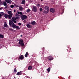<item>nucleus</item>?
Wrapping results in <instances>:
<instances>
[{
  "mask_svg": "<svg viewBox=\"0 0 79 79\" xmlns=\"http://www.w3.org/2000/svg\"><path fill=\"white\" fill-rule=\"evenodd\" d=\"M7 26H8V25H7L6 23V22H5V24L4 25V27H7Z\"/></svg>",
  "mask_w": 79,
  "mask_h": 79,
  "instance_id": "24",
  "label": "nucleus"
},
{
  "mask_svg": "<svg viewBox=\"0 0 79 79\" xmlns=\"http://www.w3.org/2000/svg\"><path fill=\"white\" fill-rule=\"evenodd\" d=\"M20 29V28H19V26H16V29Z\"/></svg>",
  "mask_w": 79,
  "mask_h": 79,
  "instance_id": "31",
  "label": "nucleus"
},
{
  "mask_svg": "<svg viewBox=\"0 0 79 79\" xmlns=\"http://www.w3.org/2000/svg\"><path fill=\"white\" fill-rule=\"evenodd\" d=\"M18 25H19V26H21V23H18Z\"/></svg>",
  "mask_w": 79,
  "mask_h": 79,
  "instance_id": "37",
  "label": "nucleus"
},
{
  "mask_svg": "<svg viewBox=\"0 0 79 79\" xmlns=\"http://www.w3.org/2000/svg\"><path fill=\"white\" fill-rule=\"evenodd\" d=\"M24 10V8L22 7V6H20L19 7V10L20 11H22Z\"/></svg>",
  "mask_w": 79,
  "mask_h": 79,
  "instance_id": "15",
  "label": "nucleus"
},
{
  "mask_svg": "<svg viewBox=\"0 0 79 79\" xmlns=\"http://www.w3.org/2000/svg\"><path fill=\"white\" fill-rule=\"evenodd\" d=\"M3 5L4 6H5L6 7L4 8L5 9H6V8H8V5H7V4H6V2H3Z\"/></svg>",
  "mask_w": 79,
  "mask_h": 79,
  "instance_id": "6",
  "label": "nucleus"
},
{
  "mask_svg": "<svg viewBox=\"0 0 79 79\" xmlns=\"http://www.w3.org/2000/svg\"><path fill=\"white\" fill-rule=\"evenodd\" d=\"M32 69V66H30L28 67V70H31Z\"/></svg>",
  "mask_w": 79,
  "mask_h": 79,
  "instance_id": "20",
  "label": "nucleus"
},
{
  "mask_svg": "<svg viewBox=\"0 0 79 79\" xmlns=\"http://www.w3.org/2000/svg\"><path fill=\"white\" fill-rule=\"evenodd\" d=\"M30 11H31V10H30V9H28L26 11L27 13H29V12H30Z\"/></svg>",
  "mask_w": 79,
  "mask_h": 79,
  "instance_id": "29",
  "label": "nucleus"
},
{
  "mask_svg": "<svg viewBox=\"0 0 79 79\" xmlns=\"http://www.w3.org/2000/svg\"><path fill=\"white\" fill-rule=\"evenodd\" d=\"M14 72H15V73H16V72H17V70H16V68H15V69L14 70Z\"/></svg>",
  "mask_w": 79,
  "mask_h": 79,
  "instance_id": "30",
  "label": "nucleus"
},
{
  "mask_svg": "<svg viewBox=\"0 0 79 79\" xmlns=\"http://www.w3.org/2000/svg\"><path fill=\"white\" fill-rule=\"evenodd\" d=\"M19 18L18 17H12V21L14 22V23H16L17 22L16 21H15V20H16V19H18Z\"/></svg>",
  "mask_w": 79,
  "mask_h": 79,
  "instance_id": "1",
  "label": "nucleus"
},
{
  "mask_svg": "<svg viewBox=\"0 0 79 79\" xmlns=\"http://www.w3.org/2000/svg\"><path fill=\"white\" fill-rule=\"evenodd\" d=\"M1 15H2V16H4V14L3 12H1Z\"/></svg>",
  "mask_w": 79,
  "mask_h": 79,
  "instance_id": "33",
  "label": "nucleus"
},
{
  "mask_svg": "<svg viewBox=\"0 0 79 79\" xmlns=\"http://www.w3.org/2000/svg\"><path fill=\"white\" fill-rule=\"evenodd\" d=\"M31 24H32V25H34V24H35V21L31 22Z\"/></svg>",
  "mask_w": 79,
  "mask_h": 79,
  "instance_id": "21",
  "label": "nucleus"
},
{
  "mask_svg": "<svg viewBox=\"0 0 79 79\" xmlns=\"http://www.w3.org/2000/svg\"><path fill=\"white\" fill-rule=\"evenodd\" d=\"M20 45L22 46V47H23V46H24V44L23 43H21V44H20Z\"/></svg>",
  "mask_w": 79,
  "mask_h": 79,
  "instance_id": "28",
  "label": "nucleus"
},
{
  "mask_svg": "<svg viewBox=\"0 0 79 79\" xmlns=\"http://www.w3.org/2000/svg\"><path fill=\"white\" fill-rule=\"evenodd\" d=\"M37 6L38 7L40 6V4H38Z\"/></svg>",
  "mask_w": 79,
  "mask_h": 79,
  "instance_id": "36",
  "label": "nucleus"
},
{
  "mask_svg": "<svg viewBox=\"0 0 79 79\" xmlns=\"http://www.w3.org/2000/svg\"><path fill=\"white\" fill-rule=\"evenodd\" d=\"M2 79H5V78L4 77H2Z\"/></svg>",
  "mask_w": 79,
  "mask_h": 79,
  "instance_id": "40",
  "label": "nucleus"
},
{
  "mask_svg": "<svg viewBox=\"0 0 79 79\" xmlns=\"http://www.w3.org/2000/svg\"><path fill=\"white\" fill-rule=\"evenodd\" d=\"M13 21H11V20H9V25L10 26H11L12 24H14V23H13Z\"/></svg>",
  "mask_w": 79,
  "mask_h": 79,
  "instance_id": "10",
  "label": "nucleus"
},
{
  "mask_svg": "<svg viewBox=\"0 0 79 79\" xmlns=\"http://www.w3.org/2000/svg\"><path fill=\"white\" fill-rule=\"evenodd\" d=\"M8 14L9 15H12L11 11L9 10L8 11Z\"/></svg>",
  "mask_w": 79,
  "mask_h": 79,
  "instance_id": "18",
  "label": "nucleus"
},
{
  "mask_svg": "<svg viewBox=\"0 0 79 79\" xmlns=\"http://www.w3.org/2000/svg\"><path fill=\"white\" fill-rule=\"evenodd\" d=\"M15 77V78L16 77Z\"/></svg>",
  "mask_w": 79,
  "mask_h": 79,
  "instance_id": "45",
  "label": "nucleus"
},
{
  "mask_svg": "<svg viewBox=\"0 0 79 79\" xmlns=\"http://www.w3.org/2000/svg\"><path fill=\"white\" fill-rule=\"evenodd\" d=\"M41 1H43V0H41Z\"/></svg>",
  "mask_w": 79,
  "mask_h": 79,
  "instance_id": "44",
  "label": "nucleus"
},
{
  "mask_svg": "<svg viewBox=\"0 0 79 79\" xmlns=\"http://www.w3.org/2000/svg\"><path fill=\"white\" fill-rule=\"evenodd\" d=\"M48 11H46V10H44L43 13L44 14H47L48 13Z\"/></svg>",
  "mask_w": 79,
  "mask_h": 79,
  "instance_id": "23",
  "label": "nucleus"
},
{
  "mask_svg": "<svg viewBox=\"0 0 79 79\" xmlns=\"http://www.w3.org/2000/svg\"><path fill=\"white\" fill-rule=\"evenodd\" d=\"M8 15L6 14H5L4 15V17L6 19H7L8 18Z\"/></svg>",
  "mask_w": 79,
  "mask_h": 79,
  "instance_id": "17",
  "label": "nucleus"
},
{
  "mask_svg": "<svg viewBox=\"0 0 79 79\" xmlns=\"http://www.w3.org/2000/svg\"><path fill=\"white\" fill-rule=\"evenodd\" d=\"M2 10V8H0V10Z\"/></svg>",
  "mask_w": 79,
  "mask_h": 79,
  "instance_id": "41",
  "label": "nucleus"
},
{
  "mask_svg": "<svg viewBox=\"0 0 79 79\" xmlns=\"http://www.w3.org/2000/svg\"><path fill=\"white\" fill-rule=\"evenodd\" d=\"M12 16H13V15H8V19H11V18H12Z\"/></svg>",
  "mask_w": 79,
  "mask_h": 79,
  "instance_id": "14",
  "label": "nucleus"
},
{
  "mask_svg": "<svg viewBox=\"0 0 79 79\" xmlns=\"http://www.w3.org/2000/svg\"><path fill=\"white\" fill-rule=\"evenodd\" d=\"M10 8H14V5H11L10 6Z\"/></svg>",
  "mask_w": 79,
  "mask_h": 79,
  "instance_id": "32",
  "label": "nucleus"
},
{
  "mask_svg": "<svg viewBox=\"0 0 79 79\" xmlns=\"http://www.w3.org/2000/svg\"><path fill=\"white\" fill-rule=\"evenodd\" d=\"M23 40H19V44H20L21 43H23Z\"/></svg>",
  "mask_w": 79,
  "mask_h": 79,
  "instance_id": "19",
  "label": "nucleus"
},
{
  "mask_svg": "<svg viewBox=\"0 0 79 79\" xmlns=\"http://www.w3.org/2000/svg\"><path fill=\"white\" fill-rule=\"evenodd\" d=\"M25 3H26L25 0H23L22 2V5H24Z\"/></svg>",
  "mask_w": 79,
  "mask_h": 79,
  "instance_id": "22",
  "label": "nucleus"
},
{
  "mask_svg": "<svg viewBox=\"0 0 79 79\" xmlns=\"http://www.w3.org/2000/svg\"><path fill=\"white\" fill-rule=\"evenodd\" d=\"M37 7L33 6V9H32V11L34 12H37Z\"/></svg>",
  "mask_w": 79,
  "mask_h": 79,
  "instance_id": "3",
  "label": "nucleus"
},
{
  "mask_svg": "<svg viewBox=\"0 0 79 79\" xmlns=\"http://www.w3.org/2000/svg\"><path fill=\"white\" fill-rule=\"evenodd\" d=\"M47 70L48 71V73H49V72L50 71V67H49L48 69H47Z\"/></svg>",
  "mask_w": 79,
  "mask_h": 79,
  "instance_id": "26",
  "label": "nucleus"
},
{
  "mask_svg": "<svg viewBox=\"0 0 79 79\" xmlns=\"http://www.w3.org/2000/svg\"><path fill=\"white\" fill-rule=\"evenodd\" d=\"M12 27H13V28H15V29H16V25H15V23H13V24H12Z\"/></svg>",
  "mask_w": 79,
  "mask_h": 79,
  "instance_id": "12",
  "label": "nucleus"
},
{
  "mask_svg": "<svg viewBox=\"0 0 79 79\" xmlns=\"http://www.w3.org/2000/svg\"><path fill=\"white\" fill-rule=\"evenodd\" d=\"M20 60H24V56L23 55H20V56H19Z\"/></svg>",
  "mask_w": 79,
  "mask_h": 79,
  "instance_id": "7",
  "label": "nucleus"
},
{
  "mask_svg": "<svg viewBox=\"0 0 79 79\" xmlns=\"http://www.w3.org/2000/svg\"><path fill=\"white\" fill-rule=\"evenodd\" d=\"M21 37H23V35H20Z\"/></svg>",
  "mask_w": 79,
  "mask_h": 79,
  "instance_id": "42",
  "label": "nucleus"
},
{
  "mask_svg": "<svg viewBox=\"0 0 79 79\" xmlns=\"http://www.w3.org/2000/svg\"><path fill=\"white\" fill-rule=\"evenodd\" d=\"M0 37L1 39H3L4 38V36L0 34Z\"/></svg>",
  "mask_w": 79,
  "mask_h": 79,
  "instance_id": "25",
  "label": "nucleus"
},
{
  "mask_svg": "<svg viewBox=\"0 0 79 79\" xmlns=\"http://www.w3.org/2000/svg\"><path fill=\"white\" fill-rule=\"evenodd\" d=\"M5 2L8 3H11V1L10 0H5Z\"/></svg>",
  "mask_w": 79,
  "mask_h": 79,
  "instance_id": "13",
  "label": "nucleus"
},
{
  "mask_svg": "<svg viewBox=\"0 0 79 79\" xmlns=\"http://www.w3.org/2000/svg\"><path fill=\"white\" fill-rule=\"evenodd\" d=\"M23 15V13H22V12H18L17 13H16V14L15 15V16H20V15Z\"/></svg>",
  "mask_w": 79,
  "mask_h": 79,
  "instance_id": "4",
  "label": "nucleus"
},
{
  "mask_svg": "<svg viewBox=\"0 0 79 79\" xmlns=\"http://www.w3.org/2000/svg\"><path fill=\"white\" fill-rule=\"evenodd\" d=\"M14 13H15V12H16V10H14Z\"/></svg>",
  "mask_w": 79,
  "mask_h": 79,
  "instance_id": "39",
  "label": "nucleus"
},
{
  "mask_svg": "<svg viewBox=\"0 0 79 79\" xmlns=\"http://www.w3.org/2000/svg\"><path fill=\"white\" fill-rule=\"evenodd\" d=\"M21 19L22 20H24L25 19H27V16L25 15H22L21 16Z\"/></svg>",
  "mask_w": 79,
  "mask_h": 79,
  "instance_id": "5",
  "label": "nucleus"
},
{
  "mask_svg": "<svg viewBox=\"0 0 79 79\" xmlns=\"http://www.w3.org/2000/svg\"><path fill=\"white\" fill-rule=\"evenodd\" d=\"M26 26L28 28H31V25L29 24H27Z\"/></svg>",
  "mask_w": 79,
  "mask_h": 79,
  "instance_id": "16",
  "label": "nucleus"
},
{
  "mask_svg": "<svg viewBox=\"0 0 79 79\" xmlns=\"http://www.w3.org/2000/svg\"><path fill=\"white\" fill-rule=\"evenodd\" d=\"M43 49H45V48H43Z\"/></svg>",
  "mask_w": 79,
  "mask_h": 79,
  "instance_id": "43",
  "label": "nucleus"
},
{
  "mask_svg": "<svg viewBox=\"0 0 79 79\" xmlns=\"http://www.w3.org/2000/svg\"><path fill=\"white\" fill-rule=\"evenodd\" d=\"M47 58L48 60H49V61H51L52 60H53V57H52L51 56H48L47 57Z\"/></svg>",
  "mask_w": 79,
  "mask_h": 79,
  "instance_id": "2",
  "label": "nucleus"
},
{
  "mask_svg": "<svg viewBox=\"0 0 79 79\" xmlns=\"http://www.w3.org/2000/svg\"><path fill=\"white\" fill-rule=\"evenodd\" d=\"M27 55H28V52H26V53L25 55V57H27Z\"/></svg>",
  "mask_w": 79,
  "mask_h": 79,
  "instance_id": "27",
  "label": "nucleus"
},
{
  "mask_svg": "<svg viewBox=\"0 0 79 79\" xmlns=\"http://www.w3.org/2000/svg\"><path fill=\"white\" fill-rule=\"evenodd\" d=\"M42 8H40V11H42Z\"/></svg>",
  "mask_w": 79,
  "mask_h": 79,
  "instance_id": "34",
  "label": "nucleus"
},
{
  "mask_svg": "<svg viewBox=\"0 0 79 79\" xmlns=\"http://www.w3.org/2000/svg\"><path fill=\"white\" fill-rule=\"evenodd\" d=\"M3 5V2H0V5Z\"/></svg>",
  "mask_w": 79,
  "mask_h": 79,
  "instance_id": "35",
  "label": "nucleus"
},
{
  "mask_svg": "<svg viewBox=\"0 0 79 79\" xmlns=\"http://www.w3.org/2000/svg\"><path fill=\"white\" fill-rule=\"evenodd\" d=\"M22 74V72H19L16 74V75L17 76H20V75H21Z\"/></svg>",
  "mask_w": 79,
  "mask_h": 79,
  "instance_id": "11",
  "label": "nucleus"
},
{
  "mask_svg": "<svg viewBox=\"0 0 79 79\" xmlns=\"http://www.w3.org/2000/svg\"><path fill=\"white\" fill-rule=\"evenodd\" d=\"M44 9L45 10H47V11H49L50 8L48 6H46L45 7Z\"/></svg>",
  "mask_w": 79,
  "mask_h": 79,
  "instance_id": "9",
  "label": "nucleus"
},
{
  "mask_svg": "<svg viewBox=\"0 0 79 79\" xmlns=\"http://www.w3.org/2000/svg\"><path fill=\"white\" fill-rule=\"evenodd\" d=\"M0 2H1V1L0 0Z\"/></svg>",
  "mask_w": 79,
  "mask_h": 79,
  "instance_id": "46",
  "label": "nucleus"
},
{
  "mask_svg": "<svg viewBox=\"0 0 79 79\" xmlns=\"http://www.w3.org/2000/svg\"><path fill=\"white\" fill-rule=\"evenodd\" d=\"M2 18V15L0 14V18Z\"/></svg>",
  "mask_w": 79,
  "mask_h": 79,
  "instance_id": "38",
  "label": "nucleus"
},
{
  "mask_svg": "<svg viewBox=\"0 0 79 79\" xmlns=\"http://www.w3.org/2000/svg\"><path fill=\"white\" fill-rule=\"evenodd\" d=\"M50 12H52V13H55V10L53 8H51L50 9Z\"/></svg>",
  "mask_w": 79,
  "mask_h": 79,
  "instance_id": "8",
  "label": "nucleus"
}]
</instances>
